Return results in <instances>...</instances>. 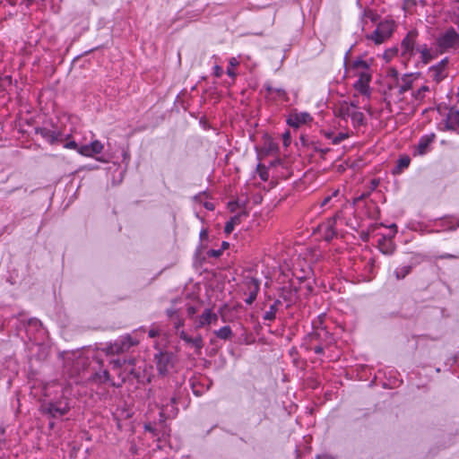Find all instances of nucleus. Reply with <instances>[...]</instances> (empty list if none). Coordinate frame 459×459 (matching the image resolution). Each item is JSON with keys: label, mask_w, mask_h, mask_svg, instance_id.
I'll use <instances>...</instances> for the list:
<instances>
[{"label": "nucleus", "mask_w": 459, "mask_h": 459, "mask_svg": "<svg viewBox=\"0 0 459 459\" xmlns=\"http://www.w3.org/2000/svg\"><path fill=\"white\" fill-rule=\"evenodd\" d=\"M351 49L344 57V69L348 77H358L354 82V89L363 97L369 98L370 87L369 83L372 80V59L365 60L362 57H357L353 60H349Z\"/></svg>", "instance_id": "obj_1"}, {"label": "nucleus", "mask_w": 459, "mask_h": 459, "mask_svg": "<svg viewBox=\"0 0 459 459\" xmlns=\"http://www.w3.org/2000/svg\"><path fill=\"white\" fill-rule=\"evenodd\" d=\"M394 30V23L393 21L385 20L377 24V29L367 39L375 42V44H382L389 39Z\"/></svg>", "instance_id": "obj_2"}, {"label": "nucleus", "mask_w": 459, "mask_h": 459, "mask_svg": "<svg viewBox=\"0 0 459 459\" xmlns=\"http://www.w3.org/2000/svg\"><path fill=\"white\" fill-rule=\"evenodd\" d=\"M137 343V340L133 339L130 335H126L117 339L115 342L107 345L105 351L107 354L110 355L119 354L127 351Z\"/></svg>", "instance_id": "obj_3"}, {"label": "nucleus", "mask_w": 459, "mask_h": 459, "mask_svg": "<svg viewBox=\"0 0 459 459\" xmlns=\"http://www.w3.org/2000/svg\"><path fill=\"white\" fill-rule=\"evenodd\" d=\"M260 290L259 280L253 277H246L242 282L241 290L247 298L245 302L251 305L256 299Z\"/></svg>", "instance_id": "obj_4"}, {"label": "nucleus", "mask_w": 459, "mask_h": 459, "mask_svg": "<svg viewBox=\"0 0 459 459\" xmlns=\"http://www.w3.org/2000/svg\"><path fill=\"white\" fill-rule=\"evenodd\" d=\"M42 410L51 417L58 418L66 414L70 410V406L68 401L66 399H63L56 402L43 403Z\"/></svg>", "instance_id": "obj_5"}, {"label": "nucleus", "mask_w": 459, "mask_h": 459, "mask_svg": "<svg viewBox=\"0 0 459 459\" xmlns=\"http://www.w3.org/2000/svg\"><path fill=\"white\" fill-rule=\"evenodd\" d=\"M36 133L40 134L41 137L50 144L62 143L65 140L64 134L61 130L56 126H42L36 129Z\"/></svg>", "instance_id": "obj_6"}, {"label": "nucleus", "mask_w": 459, "mask_h": 459, "mask_svg": "<svg viewBox=\"0 0 459 459\" xmlns=\"http://www.w3.org/2000/svg\"><path fill=\"white\" fill-rule=\"evenodd\" d=\"M437 47L440 52L459 48V33L455 30H446L437 39Z\"/></svg>", "instance_id": "obj_7"}, {"label": "nucleus", "mask_w": 459, "mask_h": 459, "mask_svg": "<svg viewBox=\"0 0 459 459\" xmlns=\"http://www.w3.org/2000/svg\"><path fill=\"white\" fill-rule=\"evenodd\" d=\"M218 318V315L211 308H205L200 316L194 318L195 329L198 330L212 325H216Z\"/></svg>", "instance_id": "obj_8"}, {"label": "nucleus", "mask_w": 459, "mask_h": 459, "mask_svg": "<svg viewBox=\"0 0 459 459\" xmlns=\"http://www.w3.org/2000/svg\"><path fill=\"white\" fill-rule=\"evenodd\" d=\"M447 63L448 59L446 57L438 64L429 67L428 75L433 81L439 82L447 76Z\"/></svg>", "instance_id": "obj_9"}, {"label": "nucleus", "mask_w": 459, "mask_h": 459, "mask_svg": "<svg viewBox=\"0 0 459 459\" xmlns=\"http://www.w3.org/2000/svg\"><path fill=\"white\" fill-rule=\"evenodd\" d=\"M415 37L414 32H409L403 39L401 43V51L403 57L410 58L417 53Z\"/></svg>", "instance_id": "obj_10"}, {"label": "nucleus", "mask_w": 459, "mask_h": 459, "mask_svg": "<svg viewBox=\"0 0 459 459\" xmlns=\"http://www.w3.org/2000/svg\"><path fill=\"white\" fill-rule=\"evenodd\" d=\"M358 108V104L355 101H342L334 109V114L337 117L342 120H347L351 117V114Z\"/></svg>", "instance_id": "obj_11"}, {"label": "nucleus", "mask_w": 459, "mask_h": 459, "mask_svg": "<svg viewBox=\"0 0 459 459\" xmlns=\"http://www.w3.org/2000/svg\"><path fill=\"white\" fill-rule=\"evenodd\" d=\"M104 150V144L99 140H94L89 144H84L78 148V153L85 157H94Z\"/></svg>", "instance_id": "obj_12"}, {"label": "nucleus", "mask_w": 459, "mask_h": 459, "mask_svg": "<svg viewBox=\"0 0 459 459\" xmlns=\"http://www.w3.org/2000/svg\"><path fill=\"white\" fill-rule=\"evenodd\" d=\"M172 354L169 352H159L155 355L156 366L160 374H166L172 367Z\"/></svg>", "instance_id": "obj_13"}, {"label": "nucleus", "mask_w": 459, "mask_h": 459, "mask_svg": "<svg viewBox=\"0 0 459 459\" xmlns=\"http://www.w3.org/2000/svg\"><path fill=\"white\" fill-rule=\"evenodd\" d=\"M312 120V117L307 112H292L288 119L287 123L290 126L298 128L301 125L307 124Z\"/></svg>", "instance_id": "obj_14"}, {"label": "nucleus", "mask_w": 459, "mask_h": 459, "mask_svg": "<svg viewBox=\"0 0 459 459\" xmlns=\"http://www.w3.org/2000/svg\"><path fill=\"white\" fill-rule=\"evenodd\" d=\"M389 228L394 230L392 236H390L389 238L383 236L381 238L378 239V248L383 254L385 255L393 254L394 250V244L392 241V238L396 234L397 231L395 224H392Z\"/></svg>", "instance_id": "obj_15"}, {"label": "nucleus", "mask_w": 459, "mask_h": 459, "mask_svg": "<svg viewBox=\"0 0 459 459\" xmlns=\"http://www.w3.org/2000/svg\"><path fill=\"white\" fill-rule=\"evenodd\" d=\"M178 336L187 344L194 347L197 354L201 353V351L204 347V341L201 335L191 337L184 330H181L178 332Z\"/></svg>", "instance_id": "obj_16"}, {"label": "nucleus", "mask_w": 459, "mask_h": 459, "mask_svg": "<svg viewBox=\"0 0 459 459\" xmlns=\"http://www.w3.org/2000/svg\"><path fill=\"white\" fill-rule=\"evenodd\" d=\"M264 88L266 91V98L281 100H288L286 91L281 88L273 87L270 82L264 83Z\"/></svg>", "instance_id": "obj_17"}, {"label": "nucleus", "mask_w": 459, "mask_h": 459, "mask_svg": "<svg viewBox=\"0 0 459 459\" xmlns=\"http://www.w3.org/2000/svg\"><path fill=\"white\" fill-rule=\"evenodd\" d=\"M335 223L336 217H333L320 226V230L324 233L326 240H331L336 235L334 230Z\"/></svg>", "instance_id": "obj_18"}, {"label": "nucleus", "mask_w": 459, "mask_h": 459, "mask_svg": "<svg viewBox=\"0 0 459 459\" xmlns=\"http://www.w3.org/2000/svg\"><path fill=\"white\" fill-rule=\"evenodd\" d=\"M416 52L420 55V59L425 64H428L437 56V53L429 48L426 44L417 45Z\"/></svg>", "instance_id": "obj_19"}, {"label": "nucleus", "mask_w": 459, "mask_h": 459, "mask_svg": "<svg viewBox=\"0 0 459 459\" xmlns=\"http://www.w3.org/2000/svg\"><path fill=\"white\" fill-rule=\"evenodd\" d=\"M446 127L449 129L455 130L459 127V111L455 109H450L446 121Z\"/></svg>", "instance_id": "obj_20"}, {"label": "nucleus", "mask_w": 459, "mask_h": 459, "mask_svg": "<svg viewBox=\"0 0 459 459\" xmlns=\"http://www.w3.org/2000/svg\"><path fill=\"white\" fill-rule=\"evenodd\" d=\"M433 139H434V135L422 136L418 143V146H417L418 153L420 155L425 154L428 151L429 144L433 142Z\"/></svg>", "instance_id": "obj_21"}, {"label": "nucleus", "mask_w": 459, "mask_h": 459, "mask_svg": "<svg viewBox=\"0 0 459 459\" xmlns=\"http://www.w3.org/2000/svg\"><path fill=\"white\" fill-rule=\"evenodd\" d=\"M110 364L112 365L113 369L118 370L123 366L126 367V369H128L131 374H134V371L133 368H131V366L133 364L132 360H129L128 362L126 360H121V359H113L110 361Z\"/></svg>", "instance_id": "obj_22"}, {"label": "nucleus", "mask_w": 459, "mask_h": 459, "mask_svg": "<svg viewBox=\"0 0 459 459\" xmlns=\"http://www.w3.org/2000/svg\"><path fill=\"white\" fill-rule=\"evenodd\" d=\"M280 304V300L274 301V303L270 306L269 310L264 313L263 318L267 321L274 320Z\"/></svg>", "instance_id": "obj_23"}, {"label": "nucleus", "mask_w": 459, "mask_h": 459, "mask_svg": "<svg viewBox=\"0 0 459 459\" xmlns=\"http://www.w3.org/2000/svg\"><path fill=\"white\" fill-rule=\"evenodd\" d=\"M411 271V265L403 264L398 266L394 270V274L397 280L404 279Z\"/></svg>", "instance_id": "obj_24"}, {"label": "nucleus", "mask_w": 459, "mask_h": 459, "mask_svg": "<svg viewBox=\"0 0 459 459\" xmlns=\"http://www.w3.org/2000/svg\"><path fill=\"white\" fill-rule=\"evenodd\" d=\"M412 87V80L410 76H405L402 79V82L398 84V91L400 94L406 92Z\"/></svg>", "instance_id": "obj_25"}, {"label": "nucleus", "mask_w": 459, "mask_h": 459, "mask_svg": "<svg viewBox=\"0 0 459 459\" xmlns=\"http://www.w3.org/2000/svg\"><path fill=\"white\" fill-rule=\"evenodd\" d=\"M214 334L222 340L230 339L232 335L231 328L228 325L220 328L219 330L214 331Z\"/></svg>", "instance_id": "obj_26"}, {"label": "nucleus", "mask_w": 459, "mask_h": 459, "mask_svg": "<svg viewBox=\"0 0 459 459\" xmlns=\"http://www.w3.org/2000/svg\"><path fill=\"white\" fill-rule=\"evenodd\" d=\"M351 123L353 126H359L363 124L364 114L359 110V108L351 114Z\"/></svg>", "instance_id": "obj_27"}, {"label": "nucleus", "mask_w": 459, "mask_h": 459, "mask_svg": "<svg viewBox=\"0 0 459 459\" xmlns=\"http://www.w3.org/2000/svg\"><path fill=\"white\" fill-rule=\"evenodd\" d=\"M429 91V88L426 85L421 86L417 91L412 93L414 100L420 102L426 96V93Z\"/></svg>", "instance_id": "obj_28"}, {"label": "nucleus", "mask_w": 459, "mask_h": 459, "mask_svg": "<svg viewBox=\"0 0 459 459\" xmlns=\"http://www.w3.org/2000/svg\"><path fill=\"white\" fill-rule=\"evenodd\" d=\"M229 64H230V66L228 69H227V74L232 78H234L236 76V74L235 72L233 71V67H236L239 65V62L238 60V58L236 57H231L230 60H229Z\"/></svg>", "instance_id": "obj_29"}, {"label": "nucleus", "mask_w": 459, "mask_h": 459, "mask_svg": "<svg viewBox=\"0 0 459 459\" xmlns=\"http://www.w3.org/2000/svg\"><path fill=\"white\" fill-rule=\"evenodd\" d=\"M170 403H171V409L169 408V404H166V405L162 404V407H164L162 409V413L163 414L167 413L169 416H173L177 413V409L174 407V404L176 403L175 398H171Z\"/></svg>", "instance_id": "obj_30"}, {"label": "nucleus", "mask_w": 459, "mask_h": 459, "mask_svg": "<svg viewBox=\"0 0 459 459\" xmlns=\"http://www.w3.org/2000/svg\"><path fill=\"white\" fill-rule=\"evenodd\" d=\"M174 324V327L175 329L178 331V333L180 330L181 327H183L184 324H185V321L184 319L180 316V315L177 316L176 317H174V320H171Z\"/></svg>", "instance_id": "obj_31"}, {"label": "nucleus", "mask_w": 459, "mask_h": 459, "mask_svg": "<svg viewBox=\"0 0 459 459\" xmlns=\"http://www.w3.org/2000/svg\"><path fill=\"white\" fill-rule=\"evenodd\" d=\"M349 134L347 133H339L333 138V144H339L343 140L347 139Z\"/></svg>", "instance_id": "obj_32"}, {"label": "nucleus", "mask_w": 459, "mask_h": 459, "mask_svg": "<svg viewBox=\"0 0 459 459\" xmlns=\"http://www.w3.org/2000/svg\"><path fill=\"white\" fill-rule=\"evenodd\" d=\"M410 158L407 156L402 157L398 160V168L400 169H406L410 165Z\"/></svg>", "instance_id": "obj_33"}, {"label": "nucleus", "mask_w": 459, "mask_h": 459, "mask_svg": "<svg viewBox=\"0 0 459 459\" xmlns=\"http://www.w3.org/2000/svg\"><path fill=\"white\" fill-rule=\"evenodd\" d=\"M238 221V218L231 219L230 221H228L225 225L224 230L227 234H230L233 231L234 226L236 221Z\"/></svg>", "instance_id": "obj_34"}, {"label": "nucleus", "mask_w": 459, "mask_h": 459, "mask_svg": "<svg viewBox=\"0 0 459 459\" xmlns=\"http://www.w3.org/2000/svg\"><path fill=\"white\" fill-rule=\"evenodd\" d=\"M166 314L170 320H174V317L179 315V309L172 307L166 310Z\"/></svg>", "instance_id": "obj_35"}, {"label": "nucleus", "mask_w": 459, "mask_h": 459, "mask_svg": "<svg viewBox=\"0 0 459 459\" xmlns=\"http://www.w3.org/2000/svg\"><path fill=\"white\" fill-rule=\"evenodd\" d=\"M160 330L158 326L152 325V327L149 330L148 335L150 338H155L160 335Z\"/></svg>", "instance_id": "obj_36"}, {"label": "nucleus", "mask_w": 459, "mask_h": 459, "mask_svg": "<svg viewBox=\"0 0 459 459\" xmlns=\"http://www.w3.org/2000/svg\"><path fill=\"white\" fill-rule=\"evenodd\" d=\"M64 147L66 149L76 150L77 152H78V148H80V146H78V144L74 141H70V142L65 143Z\"/></svg>", "instance_id": "obj_37"}, {"label": "nucleus", "mask_w": 459, "mask_h": 459, "mask_svg": "<svg viewBox=\"0 0 459 459\" xmlns=\"http://www.w3.org/2000/svg\"><path fill=\"white\" fill-rule=\"evenodd\" d=\"M282 138H283V144L285 146H289L290 144V141H291L290 133L289 131L285 132L282 135Z\"/></svg>", "instance_id": "obj_38"}, {"label": "nucleus", "mask_w": 459, "mask_h": 459, "mask_svg": "<svg viewBox=\"0 0 459 459\" xmlns=\"http://www.w3.org/2000/svg\"><path fill=\"white\" fill-rule=\"evenodd\" d=\"M221 253L222 252L220 249H218V250L211 249L207 252V255L209 257H219V256H221Z\"/></svg>", "instance_id": "obj_39"}, {"label": "nucleus", "mask_w": 459, "mask_h": 459, "mask_svg": "<svg viewBox=\"0 0 459 459\" xmlns=\"http://www.w3.org/2000/svg\"><path fill=\"white\" fill-rule=\"evenodd\" d=\"M186 312H187L188 316L194 319L195 318L194 316L197 312V309L193 306H188L186 308Z\"/></svg>", "instance_id": "obj_40"}, {"label": "nucleus", "mask_w": 459, "mask_h": 459, "mask_svg": "<svg viewBox=\"0 0 459 459\" xmlns=\"http://www.w3.org/2000/svg\"><path fill=\"white\" fill-rule=\"evenodd\" d=\"M222 74H223V69H222V67H221V66H220V65H215V66H214V75H215L216 77H221V76L222 75Z\"/></svg>", "instance_id": "obj_41"}, {"label": "nucleus", "mask_w": 459, "mask_h": 459, "mask_svg": "<svg viewBox=\"0 0 459 459\" xmlns=\"http://www.w3.org/2000/svg\"><path fill=\"white\" fill-rule=\"evenodd\" d=\"M337 194H338V191H335V192L333 194V195L326 196V197L323 200L321 206H325V205H327V204H329V202L331 201L332 197H333V195L335 196Z\"/></svg>", "instance_id": "obj_42"}, {"label": "nucleus", "mask_w": 459, "mask_h": 459, "mask_svg": "<svg viewBox=\"0 0 459 459\" xmlns=\"http://www.w3.org/2000/svg\"><path fill=\"white\" fill-rule=\"evenodd\" d=\"M324 135L326 139H329L333 142V138L334 137V134L330 131H324Z\"/></svg>", "instance_id": "obj_43"}, {"label": "nucleus", "mask_w": 459, "mask_h": 459, "mask_svg": "<svg viewBox=\"0 0 459 459\" xmlns=\"http://www.w3.org/2000/svg\"><path fill=\"white\" fill-rule=\"evenodd\" d=\"M100 377V379H103V381H108L109 378V374L107 370H104L102 375Z\"/></svg>", "instance_id": "obj_44"}, {"label": "nucleus", "mask_w": 459, "mask_h": 459, "mask_svg": "<svg viewBox=\"0 0 459 459\" xmlns=\"http://www.w3.org/2000/svg\"><path fill=\"white\" fill-rule=\"evenodd\" d=\"M204 207L207 210H210V211H212L214 209L213 204L212 203H209V202L204 203Z\"/></svg>", "instance_id": "obj_45"}, {"label": "nucleus", "mask_w": 459, "mask_h": 459, "mask_svg": "<svg viewBox=\"0 0 459 459\" xmlns=\"http://www.w3.org/2000/svg\"><path fill=\"white\" fill-rule=\"evenodd\" d=\"M314 351L316 354H321L323 352V347L322 346H316L314 348Z\"/></svg>", "instance_id": "obj_46"}, {"label": "nucleus", "mask_w": 459, "mask_h": 459, "mask_svg": "<svg viewBox=\"0 0 459 459\" xmlns=\"http://www.w3.org/2000/svg\"><path fill=\"white\" fill-rule=\"evenodd\" d=\"M316 459H333V458L326 455H320L316 456Z\"/></svg>", "instance_id": "obj_47"}, {"label": "nucleus", "mask_w": 459, "mask_h": 459, "mask_svg": "<svg viewBox=\"0 0 459 459\" xmlns=\"http://www.w3.org/2000/svg\"><path fill=\"white\" fill-rule=\"evenodd\" d=\"M441 257L442 258H450V257H453V255L446 254V255H442Z\"/></svg>", "instance_id": "obj_48"}, {"label": "nucleus", "mask_w": 459, "mask_h": 459, "mask_svg": "<svg viewBox=\"0 0 459 459\" xmlns=\"http://www.w3.org/2000/svg\"><path fill=\"white\" fill-rule=\"evenodd\" d=\"M365 15H366V16H368V17H370V18H372V13H371V12H365Z\"/></svg>", "instance_id": "obj_49"}, {"label": "nucleus", "mask_w": 459, "mask_h": 459, "mask_svg": "<svg viewBox=\"0 0 459 459\" xmlns=\"http://www.w3.org/2000/svg\"><path fill=\"white\" fill-rule=\"evenodd\" d=\"M205 235H206V231L205 230L201 231V233H200L201 238H203Z\"/></svg>", "instance_id": "obj_50"}, {"label": "nucleus", "mask_w": 459, "mask_h": 459, "mask_svg": "<svg viewBox=\"0 0 459 459\" xmlns=\"http://www.w3.org/2000/svg\"><path fill=\"white\" fill-rule=\"evenodd\" d=\"M118 376L122 378V380H125V376H123L120 372H117Z\"/></svg>", "instance_id": "obj_51"}, {"label": "nucleus", "mask_w": 459, "mask_h": 459, "mask_svg": "<svg viewBox=\"0 0 459 459\" xmlns=\"http://www.w3.org/2000/svg\"><path fill=\"white\" fill-rule=\"evenodd\" d=\"M96 160H99V161H101V162H106L107 161V160H103L101 158H96Z\"/></svg>", "instance_id": "obj_52"}, {"label": "nucleus", "mask_w": 459, "mask_h": 459, "mask_svg": "<svg viewBox=\"0 0 459 459\" xmlns=\"http://www.w3.org/2000/svg\"><path fill=\"white\" fill-rule=\"evenodd\" d=\"M459 2V0H457Z\"/></svg>", "instance_id": "obj_53"}]
</instances>
